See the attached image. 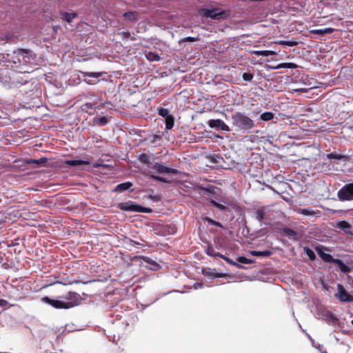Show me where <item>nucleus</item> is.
Returning <instances> with one entry per match:
<instances>
[{
	"instance_id": "obj_1",
	"label": "nucleus",
	"mask_w": 353,
	"mask_h": 353,
	"mask_svg": "<svg viewBox=\"0 0 353 353\" xmlns=\"http://www.w3.org/2000/svg\"><path fill=\"white\" fill-rule=\"evenodd\" d=\"M82 301L81 295L70 291L66 294L58 296L57 299H52L48 296L41 298V302L48 304L55 309L68 310L79 305Z\"/></svg>"
},
{
	"instance_id": "obj_2",
	"label": "nucleus",
	"mask_w": 353,
	"mask_h": 353,
	"mask_svg": "<svg viewBox=\"0 0 353 353\" xmlns=\"http://www.w3.org/2000/svg\"><path fill=\"white\" fill-rule=\"evenodd\" d=\"M231 119L233 127L243 132H249L254 127V121L244 112H235Z\"/></svg>"
},
{
	"instance_id": "obj_3",
	"label": "nucleus",
	"mask_w": 353,
	"mask_h": 353,
	"mask_svg": "<svg viewBox=\"0 0 353 353\" xmlns=\"http://www.w3.org/2000/svg\"><path fill=\"white\" fill-rule=\"evenodd\" d=\"M30 59H33L31 51L28 49L20 48L13 52L11 61L13 63L28 62Z\"/></svg>"
},
{
	"instance_id": "obj_4",
	"label": "nucleus",
	"mask_w": 353,
	"mask_h": 353,
	"mask_svg": "<svg viewBox=\"0 0 353 353\" xmlns=\"http://www.w3.org/2000/svg\"><path fill=\"white\" fill-rule=\"evenodd\" d=\"M118 208L125 212H150L152 211L151 209L137 205L131 201L119 203Z\"/></svg>"
},
{
	"instance_id": "obj_5",
	"label": "nucleus",
	"mask_w": 353,
	"mask_h": 353,
	"mask_svg": "<svg viewBox=\"0 0 353 353\" xmlns=\"http://www.w3.org/2000/svg\"><path fill=\"white\" fill-rule=\"evenodd\" d=\"M337 196L341 201H353V183L343 185L338 191Z\"/></svg>"
},
{
	"instance_id": "obj_6",
	"label": "nucleus",
	"mask_w": 353,
	"mask_h": 353,
	"mask_svg": "<svg viewBox=\"0 0 353 353\" xmlns=\"http://www.w3.org/2000/svg\"><path fill=\"white\" fill-rule=\"evenodd\" d=\"M226 11L219 8L203 10V16L212 19H223L228 17Z\"/></svg>"
},
{
	"instance_id": "obj_7",
	"label": "nucleus",
	"mask_w": 353,
	"mask_h": 353,
	"mask_svg": "<svg viewBox=\"0 0 353 353\" xmlns=\"http://www.w3.org/2000/svg\"><path fill=\"white\" fill-rule=\"evenodd\" d=\"M80 74L83 77V82L88 85H95L99 82L98 79L101 77L104 72L80 71Z\"/></svg>"
},
{
	"instance_id": "obj_8",
	"label": "nucleus",
	"mask_w": 353,
	"mask_h": 353,
	"mask_svg": "<svg viewBox=\"0 0 353 353\" xmlns=\"http://www.w3.org/2000/svg\"><path fill=\"white\" fill-rule=\"evenodd\" d=\"M319 318L325 321L327 324L335 325L338 323V319L330 311L323 308H319Z\"/></svg>"
},
{
	"instance_id": "obj_9",
	"label": "nucleus",
	"mask_w": 353,
	"mask_h": 353,
	"mask_svg": "<svg viewBox=\"0 0 353 353\" xmlns=\"http://www.w3.org/2000/svg\"><path fill=\"white\" fill-rule=\"evenodd\" d=\"M335 296L341 301L343 303L353 302V295L349 294L343 285L341 283L337 284V292L335 294Z\"/></svg>"
},
{
	"instance_id": "obj_10",
	"label": "nucleus",
	"mask_w": 353,
	"mask_h": 353,
	"mask_svg": "<svg viewBox=\"0 0 353 353\" xmlns=\"http://www.w3.org/2000/svg\"><path fill=\"white\" fill-rule=\"evenodd\" d=\"M152 168L158 174H177L179 171L176 169L165 166L162 163L157 162L152 165Z\"/></svg>"
},
{
	"instance_id": "obj_11",
	"label": "nucleus",
	"mask_w": 353,
	"mask_h": 353,
	"mask_svg": "<svg viewBox=\"0 0 353 353\" xmlns=\"http://www.w3.org/2000/svg\"><path fill=\"white\" fill-rule=\"evenodd\" d=\"M208 125L210 128L220 129L225 132L230 131L229 126L223 120L219 119L209 120Z\"/></svg>"
},
{
	"instance_id": "obj_12",
	"label": "nucleus",
	"mask_w": 353,
	"mask_h": 353,
	"mask_svg": "<svg viewBox=\"0 0 353 353\" xmlns=\"http://www.w3.org/2000/svg\"><path fill=\"white\" fill-rule=\"evenodd\" d=\"M205 252H206V254L208 255V256H214V257H220L223 259H224L225 261L230 263H232V264H234L236 266L239 267V268H241L240 265H239L237 263H234L232 262V261L229 259L228 257L217 252L215 251L214 248L212 247V245H208L206 248V250H205Z\"/></svg>"
},
{
	"instance_id": "obj_13",
	"label": "nucleus",
	"mask_w": 353,
	"mask_h": 353,
	"mask_svg": "<svg viewBox=\"0 0 353 353\" xmlns=\"http://www.w3.org/2000/svg\"><path fill=\"white\" fill-rule=\"evenodd\" d=\"M316 251L317 252L320 258L326 263H333L335 259L332 257V256L328 253H325L324 252L323 247H316Z\"/></svg>"
},
{
	"instance_id": "obj_14",
	"label": "nucleus",
	"mask_w": 353,
	"mask_h": 353,
	"mask_svg": "<svg viewBox=\"0 0 353 353\" xmlns=\"http://www.w3.org/2000/svg\"><path fill=\"white\" fill-rule=\"evenodd\" d=\"M336 227L338 229L343 230L345 234L353 236V232L351 230V225L346 221H338L336 224Z\"/></svg>"
},
{
	"instance_id": "obj_15",
	"label": "nucleus",
	"mask_w": 353,
	"mask_h": 353,
	"mask_svg": "<svg viewBox=\"0 0 353 353\" xmlns=\"http://www.w3.org/2000/svg\"><path fill=\"white\" fill-rule=\"evenodd\" d=\"M65 165H70V166H80V165H89L90 164V161H88V160H83V159H80V160H75V159H72V160H66L65 161Z\"/></svg>"
},
{
	"instance_id": "obj_16",
	"label": "nucleus",
	"mask_w": 353,
	"mask_h": 353,
	"mask_svg": "<svg viewBox=\"0 0 353 353\" xmlns=\"http://www.w3.org/2000/svg\"><path fill=\"white\" fill-rule=\"evenodd\" d=\"M132 186V183L130 181L118 184L114 189V192H122L129 190Z\"/></svg>"
},
{
	"instance_id": "obj_17",
	"label": "nucleus",
	"mask_w": 353,
	"mask_h": 353,
	"mask_svg": "<svg viewBox=\"0 0 353 353\" xmlns=\"http://www.w3.org/2000/svg\"><path fill=\"white\" fill-rule=\"evenodd\" d=\"M333 263L336 264L340 271L343 273H348L350 272V268L345 265L341 259H335Z\"/></svg>"
},
{
	"instance_id": "obj_18",
	"label": "nucleus",
	"mask_w": 353,
	"mask_h": 353,
	"mask_svg": "<svg viewBox=\"0 0 353 353\" xmlns=\"http://www.w3.org/2000/svg\"><path fill=\"white\" fill-rule=\"evenodd\" d=\"M334 31V28H326L323 29H314L310 30V32L314 34L324 35L332 34Z\"/></svg>"
},
{
	"instance_id": "obj_19",
	"label": "nucleus",
	"mask_w": 353,
	"mask_h": 353,
	"mask_svg": "<svg viewBox=\"0 0 353 353\" xmlns=\"http://www.w3.org/2000/svg\"><path fill=\"white\" fill-rule=\"evenodd\" d=\"M61 19L68 23H71L73 19L77 17L76 12H63L61 13Z\"/></svg>"
},
{
	"instance_id": "obj_20",
	"label": "nucleus",
	"mask_w": 353,
	"mask_h": 353,
	"mask_svg": "<svg viewBox=\"0 0 353 353\" xmlns=\"http://www.w3.org/2000/svg\"><path fill=\"white\" fill-rule=\"evenodd\" d=\"M256 219L259 222H263L268 219L267 214L264 209H259L256 212Z\"/></svg>"
},
{
	"instance_id": "obj_21",
	"label": "nucleus",
	"mask_w": 353,
	"mask_h": 353,
	"mask_svg": "<svg viewBox=\"0 0 353 353\" xmlns=\"http://www.w3.org/2000/svg\"><path fill=\"white\" fill-rule=\"evenodd\" d=\"M250 254L252 256L267 257V256H270V255H272V252H271L270 250L251 251Z\"/></svg>"
},
{
	"instance_id": "obj_22",
	"label": "nucleus",
	"mask_w": 353,
	"mask_h": 353,
	"mask_svg": "<svg viewBox=\"0 0 353 353\" xmlns=\"http://www.w3.org/2000/svg\"><path fill=\"white\" fill-rule=\"evenodd\" d=\"M165 129L170 130L173 128L174 123V117L171 114L169 117L165 118Z\"/></svg>"
},
{
	"instance_id": "obj_23",
	"label": "nucleus",
	"mask_w": 353,
	"mask_h": 353,
	"mask_svg": "<svg viewBox=\"0 0 353 353\" xmlns=\"http://www.w3.org/2000/svg\"><path fill=\"white\" fill-rule=\"evenodd\" d=\"M277 44L281 46H288L290 47L296 46L299 44V42L295 40H291V41H283L280 40L276 42Z\"/></svg>"
},
{
	"instance_id": "obj_24",
	"label": "nucleus",
	"mask_w": 353,
	"mask_h": 353,
	"mask_svg": "<svg viewBox=\"0 0 353 353\" xmlns=\"http://www.w3.org/2000/svg\"><path fill=\"white\" fill-rule=\"evenodd\" d=\"M274 114L272 112H265L260 116V119L264 121H269L274 119Z\"/></svg>"
},
{
	"instance_id": "obj_25",
	"label": "nucleus",
	"mask_w": 353,
	"mask_h": 353,
	"mask_svg": "<svg viewBox=\"0 0 353 353\" xmlns=\"http://www.w3.org/2000/svg\"><path fill=\"white\" fill-rule=\"evenodd\" d=\"M203 220H204L205 221H207L209 224H210L212 225H214V226L221 228H223V225H222V223H221L219 221H214L208 216L203 217Z\"/></svg>"
},
{
	"instance_id": "obj_26",
	"label": "nucleus",
	"mask_w": 353,
	"mask_h": 353,
	"mask_svg": "<svg viewBox=\"0 0 353 353\" xmlns=\"http://www.w3.org/2000/svg\"><path fill=\"white\" fill-rule=\"evenodd\" d=\"M137 12H125L123 16L124 17L129 21H135L137 19Z\"/></svg>"
},
{
	"instance_id": "obj_27",
	"label": "nucleus",
	"mask_w": 353,
	"mask_h": 353,
	"mask_svg": "<svg viewBox=\"0 0 353 353\" xmlns=\"http://www.w3.org/2000/svg\"><path fill=\"white\" fill-rule=\"evenodd\" d=\"M150 179H153L157 181L165 183H169L170 182V181L168 180V179L164 178L163 176H158V175L152 174L150 176Z\"/></svg>"
},
{
	"instance_id": "obj_28",
	"label": "nucleus",
	"mask_w": 353,
	"mask_h": 353,
	"mask_svg": "<svg viewBox=\"0 0 353 353\" xmlns=\"http://www.w3.org/2000/svg\"><path fill=\"white\" fill-rule=\"evenodd\" d=\"M304 252L310 260L314 261L316 259V254L312 249L309 248H304Z\"/></svg>"
},
{
	"instance_id": "obj_29",
	"label": "nucleus",
	"mask_w": 353,
	"mask_h": 353,
	"mask_svg": "<svg viewBox=\"0 0 353 353\" xmlns=\"http://www.w3.org/2000/svg\"><path fill=\"white\" fill-rule=\"evenodd\" d=\"M237 261L243 264H251L255 262L254 259H251L245 256H239Z\"/></svg>"
},
{
	"instance_id": "obj_30",
	"label": "nucleus",
	"mask_w": 353,
	"mask_h": 353,
	"mask_svg": "<svg viewBox=\"0 0 353 353\" xmlns=\"http://www.w3.org/2000/svg\"><path fill=\"white\" fill-rule=\"evenodd\" d=\"M203 190L206 192L210 193V194H216L218 191H219V189L215 186L213 185H208L206 188H203Z\"/></svg>"
},
{
	"instance_id": "obj_31",
	"label": "nucleus",
	"mask_w": 353,
	"mask_h": 353,
	"mask_svg": "<svg viewBox=\"0 0 353 353\" xmlns=\"http://www.w3.org/2000/svg\"><path fill=\"white\" fill-rule=\"evenodd\" d=\"M210 204L214 207V208H216L217 209L220 210H222V211H225L227 210V207L223 204H221V203H217L216 201H215L213 199H211L210 201Z\"/></svg>"
},
{
	"instance_id": "obj_32",
	"label": "nucleus",
	"mask_w": 353,
	"mask_h": 353,
	"mask_svg": "<svg viewBox=\"0 0 353 353\" xmlns=\"http://www.w3.org/2000/svg\"><path fill=\"white\" fill-rule=\"evenodd\" d=\"M139 160L145 164H150V157L148 154L143 153L139 156Z\"/></svg>"
},
{
	"instance_id": "obj_33",
	"label": "nucleus",
	"mask_w": 353,
	"mask_h": 353,
	"mask_svg": "<svg viewBox=\"0 0 353 353\" xmlns=\"http://www.w3.org/2000/svg\"><path fill=\"white\" fill-rule=\"evenodd\" d=\"M327 158L329 159H337L341 160L344 158V156L337 154L336 152H332L327 154Z\"/></svg>"
},
{
	"instance_id": "obj_34",
	"label": "nucleus",
	"mask_w": 353,
	"mask_h": 353,
	"mask_svg": "<svg viewBox=\"0 0 353 353\" xmlns=\"http://www.w3.org/2000/svg\"><path fill=\"white\" fill-rule=\"evenodd\" d=\"M158 114L163 117L164 119L169 117L170 114H169L168 110L166 108H161L158 110Z\"/></svg>"
},
{
	"instance_id": "obj_35",
	"label": "nucleus",
	"mask_w": 353,
	"mask_h": 353,
	"mask_svg": "<svg viewBox=\"0 0 353 353\" xmlns=\"http://www.w3.org/2000/svg\"><path fill=\"white\" fill-rule=\"evenodd\" d=\"M108 123V120L106 117H101L98 119L97 124L100 126H104Z\"/></svg>"
},
{
	"instance_id": "obj_36",
	"label": "nucleus",
	"mask_w": 353,
	"mask_h": 353,
	"mask_svg": "<svg viewBox=\"0 0 353 353\" xmlns=\"http://www.w3.org/2000/svg\"><path fill=\"white\" fill-rule=\"evenodd\" d=\"M253 77V74L250 72H244L242 75V78L245 81H251Z\"/></svg>"
},
{
	"instance_id": "obj_37",
	"label": "nucleus",
	"mask_w": 353,
	"mask_h": 353,
	"mask_svg": "<svg viewBox=\"0 0 353 353\" xmlns=\"http://www.w3.org/2000/svg\"><path fill=\"white\" fill-rule=\"evenodd\" d=\"M283 232L288 236H294L296 234V232L290 228H284Z\"/></svg>"
},
{
	"instance_id": "obj_38",
	"label": "nucleus",
	"mask_w": 353,
	"mask_h": 353,
	"mask_svg": "<svg viewBox=\"0 0 353 353\" xmlns=\"http://www.w3.org/2000/svg\"><path fill=\"white\" fill-rule=\"evenodd\" d=\"M253 53L258 56L267 57V50H254Z\"/></svg>"
},
{
	"instance_id": "obj_39",
	"label": "nucleus",
	"mask_w": 353,
	"mask_h": 353,
	"mask_svg": "<svg viewBox=\"0 0 353 353\" xmlns=\"http://www.w3.org/2000/svg\"><path fill=\"white\" fill-rule=\"evenodd\" d=\"M301 214L305 216H310V215H313L314 212L312 211H310L308 209H302Z\"/></svg>"
},
{
	"instance_id": "obj_40",
	"label": "nucleus",
	"mask_w": 353,
	"mask_h": 353,
	"mask_svg": "<svg viewBox=\"0 0 353 353\" xmlns=\"http://www.w3.org/2000/svg\"><path fill=\"white\" fill-rule=\"evenodd\" d=\"M197 40H198V38L194 37H187L183 39L184 41H188V42H194V41H196Z\"/></svg>"
},
{
	"instance_id": "obj_41",
	"label": "nucleus",
	"mask_w": 353,
	"mask_h": 353,
	"mask_svg": "<svg viewBox=\"0 0 353 353\" xmlns=\"http://www.w3.org/2000/svg\"><path fill=\"white\" fill-rule=\"evenodd\" d=\"M161 139V135H157V134L153 135L152 137L151 143H155L157 140H160Z\"/></svg>"
},
{
	"instance_id": "obj_42",
	"label": "nucleus",
	"mask_w": 353,
	"mask_h": 353,
	"mask_svg": "<svg viewBox=\"0 0 353 353\" xmlns=\"http://www.w3.org/2000/svg\"><path fill=\"white\" fill-rule=\"evenodd\" d=\"M297 65L294 63H286V68L289 69H296L297 68Z\"/></svg>"
},
{
	"instance_id": "obj_43",
	"label": "nucleus",
	"mask_w": 353,
	"mask_h": 353,
	"mask_svg": "<svg viewBox=\"0 0 353 353\" xmlns=\"http://www.w3.org/2000/svg\"><path fill=\"white\" fill-rule=\"evenodd\" d=\"M8 302L5 299H0V307H6L8 305Z\"/></svg>"
},
{
	"instance_id": "obj_44",
	"label": "nucleus",
	"mask_w": 353,
	"mask_h": 353,
	"mask_svg": "<svg viewBox=\"0 0 353 353\" xmlns=\"http://www.w3.org/2000/svg\"><path fill=\"white\" fill-rule=\"evenodd\" d=\"M46 161V159H44V158H41L40 159H35V160H32V162L33 163H37V164H40V163H45Z\"/></svg>"
},
{
	"instance_id": "obj_45",
	"label": "nucleus",
	"mask_w": 353,
	"mask_h": 353,
	"mask_svg": "<svg viewBox=\"0 0 353 353\" xmlns=\"http://www.w3.org/2000/svg\"><path fill=\"white\" fill-rule=\"evenodd\" d=\"M73 330H73V328L72 327V326L67 325L65 326V330H64L63 332H65H65H72Z\"/></svg>"
},
{
	"instance_id": "obj_46",
	"label": "nucleus",
	"mask_w": 353,
	"mask_h": 353,
	"mask_svg": "<svg viewBox=\"0 0 353 353\" xmlns=\"http://www.w3.org/2000/svg\"><path fill=\"white\" fill-rule=\"evenodd\" d=\"M85 106L89 109H93L94 108V105L91 103H87L85 104Z\"/></svg>"
},
{
	"instance_id": "obj_47",
	"label": "nucleus",
	"mask_w": 353,
	"mask_h": 353,
	"mask_svg": "<svg viewBox=\"0 0 353 353\" xmlns=\"http://www.w3.org/2000/svg\"><path fill=\"white\" fill-rule=\"evenodd\" d=\"M276 53L275 51L273 50H267V57L270 55H275Z\"/></svg>"
},
{
	"instance_id": "obj_48",
	"label": "nucleus",
	"mask_w": 353,
	"mask_h": 353,
	"mask_svg": "<svg viewBox=\"0 0 353 353\" xmlns=\"http://www.w3.org/2000/svg\"><path fill=\"white\" fill-rule=\"evenodd\" d=\"M260 112H261V109H260V108H256V109H255V110H254L252 111V114H253L254 115H257V114H259Z\"/></svg>"
},
{
	"instance_id": "obj_49",
	"label": "nucleus",
	"mask_w": 353,
	"mask_h": 353,
	"mask_svg": "<svg viewBox=\"0 0 353 353\" xmlns=\"http://www.w3.org/2000/svg\"><path fill=\"white\" fill-rule=\"evenodd\" d=\"M272 70H279V69H281V63L276 65H274V66H271L270 67Z\"/></svg>"
},
{
	"instance_id": "obj_50",
	"label": "nucleus",
	"mask_w": 353,
	"mask_h": 353,
	"mask_svg": "<svg viewBox=\"0 0 353 353\" xmlns=\"http://www.w3.org/2000/svg\"><path fill=\"white\" fill-rule=\"evenodd\" d=\"M130 243L132 245H143V244L140 243V242H138V241H133V240H130Z\"/></svg>"
},
{
	"instance_id": "obj_51",
	"label": "nucleus",
	"mask_w": 353,
	"mask_h": 353,
	"mask_svg": "<svg viewBox=\"0 0 353 353\" xmlns=\"http://www.w3.org/2000/svg\"><path fill=\"white\" fill-rule=\"evenodd\" d=\"M216 158H219L217 156H214L211 157V161L214 163H217Z\"/></svg>"
},
{
	"instance_id": "obj_52",
	"label": "nucleus",
	"mask_w": 353,
	"mask_h": 353,
	"mask_svg": "<svg viewBox=\"0 0 353 353\" xmlns=\"http://www.w3.org/2000/svg\"><path fill=\"white\" fill-rule=\"evenodd\" d=\"M123 35L125 37H129L130 36V34L129 32H123Z\"/></svg>"
},
{
	"instance_id": "obj_53",
	"label": "nucleus",
	"mask_w": 353,
	"mask_h": 353,
	"mask_svg": "<svg viewBox=\"0 0 353 353\" xmlns=\"http://www.w3.org/2000/svg\"><path fill=\"white\" fill-rule=\"evenodd\" d=\"M281 68H286V63H281Z\"/></svg>"
},
{
	"instance_id": "obj_54",
	"label": "nucleus",
	"mask_w": 353,
	"mask_h": 353,
	"mask_svg": "<svg viewBox=\"0 0 353 353\" xmlns=\"http://www.w3.org/2000/svg\"><path fill=\"white\" fill-rule=\"evenodd\" d=\"M152 265H156L157 267H159V265L155 262V261H152V263H150Z\"/></svg>"
},
{
	"instance_id": "obj_55",
	"label": "nucleus",
	"mask_w": 353,
	"mask_h": 353,
	"mask_svg": "<svg viewBox=\"0 0 353 353\" xmlns=\"http://www.w3.org/2000/svg\"><path fill=\"white\" fill-rule=\"evenodd\" d=\"M54 283H61V282L57 281Z\"/></svg>"
},
{
	"instance_id": "obj_56",
	"label": "nucleus",
	"mask_w": 353,
	"mask_h": 353,
	"mask_svg": "<svg viewBox=\"0 0 353 353\" xmlns=\"http://www.w3.org/2000/svg\"><path fill=\"white\" fill-rule=\"evenodd\" d=\"M157 59H156V61H158L159 60V56H157Z\"/></svg>"
},
{
	"instance_id": "obj_57",
	"label": "nucleus",
	"mask_w": 353,
	"mask_h": 353,
	"mask_svg": "<svg viewBox=\"0 0 353 353\" xmlns=\"http://www.w3.org/2000/svg\"><path fill=\"white\" fill-rule=\"evenodd\" d=\"M219 276H220V275H219H219H216V276H215V277H219Z\"/></svg>"
}]
</instances>
